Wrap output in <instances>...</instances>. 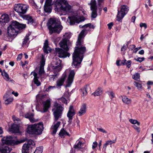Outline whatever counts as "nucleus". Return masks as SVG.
Masks as SVG:
<instances>
[{
  "label": "nucleus",
  "mask_w": 153,
  "mask_h": 153,
  "mask_svg": "<svg viewBox=\"0 0 153 153\" xmlns=\"http://www.w3.org/2000/svg\"><path fill=\"white\" fill-rule=\"evenodd\" d=\"M144 59L145 58L144 57L140 58L137 56L134 59V60L139 62H142Z\"/></svg>",
  "instance_id": "obj_41"
},
{
  "label": "nucleus",
  "mask_w": 153,
  "mask_h": 153,
  "mask_svg": "<svg viewBox=\"0 0 153 153\" xmlns=\"http://www.w3.org/2000/svg\"><path fill=\"white\" fill-rule=\"evenodd\" d=\"M140 26L141 27H144L145 29L147 27V26L146 23H141L140 24Z\"/></svg>",
  "instance_id": "obj_54"
},
{
  "label": "nucleus",
  "mask_w": 153,
  "mask_h": 153,
  "mask_svg": "<svg viewBox=\"0 0 153 153\" xmlns=\"http://www.w3.org/2000/svg\"><path fill=\"white\" fill-rule=\"evenodd\" d=\"M1 140L3 143L5 144L6 146H8V145L14 146L24 143L26 140L25 139L19 141L17 140L16 138L13 137L12 136H8L4 137L2 138Z\"/></svg>",
  "instance_id": "obj_6"
},
{
  "label": "nucleus",
  "mask_w": 153,
  "mask_h": 153,
  "mask_svg": "<svg viewBox=\"0 0 153 153\" xmlns=\"http://www.w3.org/2000/svg\"><path fill=\"white\" fill-rule=\"evenodd\" d=\"M122 100L123 102L126 104H130L131 102V100L126 96H124Z\"/></svg>",
  "instance_id": "obj_31"
},
{
  "label": "nucleus",
  "mask_w": 153,
  "mask_h": 153,
  "mask_svg": "<svg viewBox=\"0 0 153 153\" xmlns=\"http://www.w3.org/2000/svg\"><path fill=\"white\" fill-rule=\"evenodd\" d=\"M45 59L44 56H42L40 62V65L39 69V74L40 76L43 74L45 73L44 71V66L45 64Z\"/></svg>",
  "instance_id": "obj_17"
},
{
  "label": "nucleus",
  "mask_w": 153,
  "mask_h": 153,
  "mask_svg": "<svg viewBox=\"0 0 153 153\" xmlns=\"http://www.w3.org/2000/svg\"><path fill=\"white\" fill-rule=\"evenodd\" d=\"M60 123L61 122L58 121L56 124L52 126V128L53 130L52 132L53 134H56L57 131V129L59 127Z\"/></svg>",
  "instance_id": "obj_25"
},
{
  "label": "nucleus",
  "mask_w": 153,
  "mask_h": 153,
  "mask_svg": "<svg viewBox=\"0 0 153 153\" xmlns=\"http://www.w3.org/2000/svg\"><path fill=\"white\" fill-rule=\"evenodd\" d=\"M90 88L89 85H86L85 86L84 88L81 89V90L82 92L83 96H85L87 94V91L88 89H90Z\"/></svg>",
  "instance_id": "obj_28"
},
{
  "label": "nucleus",
  "mask_w": 153,
  "mask_h": 153,
  "mask_svg": "<svg viewBox=\"0 0 153 153\" xmlns=\"http://www.w3.org/2000/svg\"><path fill=\"white\" fill-rule=\"evenodd\" d=\"M106 92L108 93V94L109 96H111V99L114 97V94L113 92L112 91H111L109 92L108 91Z\"/></svg>",
  "instance_id": "obj_43"
},
{
  "label": "nucleus",
  "mask_w": 153,
  "mask_h": 153,
  "mask_svg": "<svg viewBox=\"0 0 153 153\" xmlns=\"http://www.w3.org/2000/svg\"><path fill=\"white\" fill-rule=\"evenodd\" d=\"M28 7V6L26 5L19 4L15 5L14 9L20 16L26 13Z\"/></svg>",
  "instance_id": "obj_10"
},
{
  "label": "nucleus",
  "mask_w": 153,
  "mask_h": 153,
  "mask_svg": "<svg viewBox=\"0 0 153 153\" xmlns=\"http://www.w3.org/2000/svg\"><path fill=\"white\" fill-rule=\"evenodd\" d=\"M55 5L58 11L68 12L71 10V6L65 0H56Z\"/></svg>",
  "instance_id": "obj_5"
},
{
  "label": "nucleus",
  "mask_w": 153,
  "mask_h": 153,
  "mask_svg": "<svg viewBox=\"0 0 153 153\" xmlns=\"http://www.w3.org/2000/svg\"><path fill=\"white\" fill-rule=\"evenodd\" d=\"M93 145H92V148L94 149L96 148L97 145V143L96 141L93 142Z\"/></svg>",
  "instance_id": "obj_61"
},
{
  "label": "nucleus",
  "mask_w": 153,
  "mask_h": 153,
  "mask_svg": "<svg viewBox=\"0 0 153 153\" xmlns=\"http://www.w3.org/2000/svg\"><path fill=\"white\" fill-rule=\"evenodd\" d=\"M44 128L42 122L37 124L28 125L27 128V133L31 134H40Z\"/></svg>",
  "instance_id": "obj_4"
},
{
  "label": "nucleus",
  "mask_w": 153,
  "mask_h": 153,
  "mask_svg": "<svg viewBox=\"0 0 153 153\" xmlns=\"http://www.w3.org/2000/svg\"><path fill=\"white\" fill-rule=\"evenodd\" d=\"M28 23V24H32L33 22V20L31 16H30L28 19L27 20Z\"/></svg>",
  "instance_id": "obj_52"
},
{
  "label": "nucleus",
  "mask_w": 153,
  "mask_h": 153,
  "mask_svg": "<svg viewBox=\"0 0 153 153\" xmlns=\"http://www.w3.org/2000/svg\"><path fill=\"white\" fill-rule=\"evenodd\" d=\"M52 0H46L45 3V5L51 6Z\"/></svg>",
  "instance_id": "obj_47"
},
{
  "label": "nucleus",
  "mask_w": 153,
  "mask_h": 153,
  "mask_svg": "<svg viewBox=\"0 0 153 153\" xmlns=\"http://www.w3.org/2000/svg\"><path fill=\"white\" fill-rule=\"evenodd\" d=\"M126 49H127V47H126L125 45H124L121 49V51H125V50H126Z\"/></svg>",
  "instance_id": "obj_64"
},
{
  "label": "nucleus",
  "mask_w": 153,
  "mask_h": 153,
  "mask_svg": "<svg viewBox=\"0 0 153 153\" xmlns=\"http://www.w3.org/2000/svg\"><path fill=\"white\" fill-rule=\"evenodd\" d=\"M48 26L50 34L53 33L59 34L62 29L60 22L55 19L51 18L48 23Z\"/></svg>",
  "instance_id": "obj_3"
},
{
  "label": "nucleus",
  "mask_w": 153,
  "mask_h": 153,
  "mask_svg": "<svg viewBox=\"0 0 153 153\" xmlns=\"http://www.w3.org/2000/svg\"><path fill=\"white\" fill-rule=\"evenodd\" d=\"M43 105V112H47L50 105V101L48 99H47L46 101L42 102Z\"/></svg>",
  "instance_id": "obj_21"
},
{
  "label": "nucleus",
  "mask_w": 153,
  "mask_h": 153,
  "mask_svg": "<svg viewBox=\"0 0 153 153\" xmlns=\"http://www.w3.org/2000/svg\"><path fill=\"white\" fill-rule=\"evenodd\" d=\"M51 6L45 5L44 10L47 13H50L51 11Z\"/></svg>",
  "instance_id": "obj_33"
},
{
  "label": "nucleus",
  "mask_w": 153,
  "mask_h": 153,
  "mask_svg": "<svg viewBox=\"0 0 153 153\" xmlns=\"http://www.w3.org/2000/svg\"><path fill=\"white\" fill-rule=\"evenodd\" d=\"M69 41L67 39L64 38L59 43L60 47L66 51H68L69 50L67 45V42Z\"/></svg>",
  "instance_id": "obj_18"
},
{
  "label": "nucleus",
  "mask_w": 153,
  "mask_h": 153,
  "mask_svg": "<svg viewBox=\"0 0 153 153\" xmlns=\"http://www.w3.org/2000/svg\"><path fill=\"white\" fill-rule=\"evenodd\" d=\"M108 142L109 143L110 145H111L112 143H115L116 141V140H108Z\"/></svg>",
  "instance_id": "obj_62"
},
{
  "label": "nucleus",
  "mask_w": 153,
  "mask_h": 153,
  "mask_svg": "<svg viewBox=\"0 0 153 153\" xmlns=\"http://www.w3.org/2000/svg\"><path fill=\"white\" fill-rule=\"evenodd\" d=\"M110 145L109 144V142H108V141H107L104 144L103 146V148L105 149V150H106L107 146L108 145Z\"/></svg>",
  "instance_id": "obj_58"
},
{
  "label": "nucleus",
  "mask_w": 153,
  "mask_h": 153,
  "mask_svg": "<svg viewBox=\"0 0 153 153\" xmlns=\"http://www.w3.org/2000/svg\"><path fill=\"white\" fill-rule=\"evenodd\" d=\"M1 74L3 76L4 79L6 81H8L10 79L9 76L7 73L5 71H4L3 73H2Z\"/></svg>",
  "instance_id": "obj_32"
},
{
  "label": "nucleus",
  "mask_w": 153,
  "mask_h": 153,
  "mask_svg": "<svg viewBox=\"0 0 153 153\" xmlns=\"http://www.w3.org/2000/svg\"><path fill=\"white\" fill-rule=\"evenodd\" d=\"M7 92L4 95V99L6 98L5 100V103L6 105H8L10 104V102H11L13 101V98H12L7 99V96L8 95Z\"/></svg>",
  "instance_id": "obj_30"
},
{
  "label": "nucleus",
  "mask_w": 153,
  "mask_h": 153,
  "mask_svg": "<svg viewBox=\"0 0 153 153\" xmlns=\"http://www.w3.org/2000/svg\"><path fill=\"white\" fill-rule=\"evenodd\" d=\"M83 28H85L89 27L90 28H94V27L93 25H91V23H88L83 25L82 26Z\"/></svg>",
  "instance_id": "obj_38"
},
{
  "label": "nucleus",
  "mask_w": 153,
  "mask_h": 153,
  "mask_svg": "<svg viewBox=\"0 0 153 153\" xmlns=\"http://www.w3.org/2000/svg\"><path fill=\"white\" fill-rule=\"evenodd\" d=\"M55 105L56 109L55 111L53 112V114L54 117V120L56 121L59 118H61L63 108L60 104L57 103H55Z\"/></svg>",
  "instance_id": "obj_9"
},
{
  "label": "nucleus",
  "mask_w": 153,
  "mask_h": 153,
  "mask_svg": "<svg viewBox=\"0 0 153 153\" xmlns=\"http://www.w3.org/2000/svg\"><path fill=\"white\" fill-rule=\"evenodd\" d=\"M59 135L61 138L63 137L65 135H67L68 136H70V135L69 133L65 131L64 128L62 129L59 134Z\"/></svg>",
  "instance_id": "obj_27"
},
{
  "label": "nucleus",
  "mask_w": 153,
  "mask_h": 153,
  "mask_svg": "<svg viewBox=\"0 0 153 153\" xmlns=\"http://www.w3.org/2000/svg\"><path fill=\"white\" fill-rule=\"evenodd\" d=\"M58 74H56L53 75H51L50 76V79L53 81L54 80V79L55 77H57L58 76Z\"/></svg>",
  "instance_id": "obj_45"
},
{
  "label": "nucleus",
  "mask_w": 153,
  "mask_h": 153,
  "mask_svg": "<svg viewBox=\"0 0 153 153\" xmlns=\"http://www.w3.org/2000/svg\"><path fill=\"white\" fill-rule=\"evenodd\" d=\"M55 88V86H49L44 91L48 92L51 89Z\"/></svg>",
  "instance_id": "obj_46"
},
{
  "label": "nucleus",
  "mask_w": 153,
  "mask_h": 153,
  "mask_svg": "<svg viewBox=\"0 0 153 153\" xmlns=\"http://www.w3.org/2000/svg\"><path fill=\"white\" fill-rule=\"evenodd\" d=\"M88 4L90 5L91 10L92 11L91 14V17L93 18H95L97 15V6L96 0H91L90 2L88 3Z\"/></svg>",
  "instance_id": "obj_12"
},
{
  "label": "nucleus",
  "mask_w": 153,
  "mask_h": 153,
  "mask_svg": "<svg viewBox=\"0 0 153 153\" xmlns=\"http://www.w3.org/2000/svg\"><path fill=\"white\" fill-rule=\"evenodd\" d=\"M47 97L46 95H41V94H39L37 95L36 96V98H38V97H39L40 99L41 100H44V99L45 98Z\"/></svg>",
  "instance_id": "obj_42"
},
{
  "label": "nucleus",
  "mask_w": 153,
  "mask_h": 153,
  "mask_svg": "<svg viewBox=\"0 0 153 153\" xmlns=\"http://www.w3.org/2000/svg\"><path fill=\"white\" fill-rule=\"evenodd\" d=\"M141 48V47H139L138 48H135L133 51V53H136L137 51Z\"/></svg>",
  "instance_id": "obj_63"
},
{
  "label": "nucleus",
  "mask_w": 153,
  "mask_h": 153,
  "mask_svg": "<svg viewBox=\"0 0 153 153\" xmlns=\"http://www.w3.org/2000/svg\"><path fill=\"white\" fill-rule=\"evenodd\" d=\"M22 16L24 19H25L27 20L30 16L28 15H24V14L22 15V16Z\"/></svg>",
  "instance_id": "obj_51"
},
{
  "label": "nucleus",
  "mask_w": 153,
  "mask_h": 153,
  "mask_svg": "<svg viewBox=\"0 0 153 153\" xmlns=\"http://www.w3.org/2000/svg\"><path fill=\"white\" fill-rule=\"evenodd\" d=\"M39 78L34 79V82L35 84H36L37 86L40 85V83L38 80Z\"/></svg>",
  "instance_id": "obj_44"
},
{
  "label": "nucleus",
  "mask_w": 153,
  "mask_h": 153,
  "mask_svg": "<svg viewBox=\"0 0 153 153\" xmlns=\"http://www.w3.org/2000/svg\"><path fill=\"white\" fill-rule=\"evenodd\" d=\"M68 18L69 19L70 25H74L75 23H79L82 21L81 17L80 16H69Z\"/></svg>",
  "instance_id": "obj_15"
},
{
  "label": "nucleus",
  "mask_w": 153,
  "mask_h": 153,
  "mask_svg": "<svg viewBox=\"0 0 153 153\" xmlns=\"http://www.w3.org/2000/svg\"><path fill=\"white\" fill-rule=\"evenodd\" d=\"M82 145V143L80 141H79L76 145H75L74 146V148L75 149H80L81 148Z\"/></svg>",
  "instance_id": "obj_36"
},
{
  "label": "nucleus",
  "mask_w": 153,
  "mask_h": 153,
  "mask_svg": "<svg viewBox=\"0 0 153 153\" xmlns=\"http://www.w3.org/2000/svg\"><path fill=\"white\" fill-rule=\"evenodd\" d=\"M35 144L34 142L31 140H28L27 143L24 144L23 146L22 153H29V150L34 147Z\"/></svg>",
  "instance_id": "obj_11"
},
{
  "label": "nucleus",
  "mask_w": 153,
  "mask_h": 153,
  "mask_svg": "<svg viewBox=\"0 0 153 153\" xmlns=\"http://www.w3.org/2000/svg\"><path fill=\"white\" fill-rule=\"evenodd\" d=\"M102 94V90L100 88L97 89L94 93V96L100 95Z\"/></svg>",
  "instance_id": "obj_34"
},
{
  "label": "nucleus",
  "mask_w": 153,
  "mask_h": 153,
  "mask_svg": "<svg viewBox=\"0 0 153 153\" xmlns=\"http://www.w3.org/2000/svg\"><path fill=\"white\" fill-rule=\"evenodd\" d=\"M26 25L19 23L16 21H13L7 27V36L6 40L11 42L16 36L19 31L25 28Z\"/></svg>",
  "instance_id": "obj_2"
},
{
  "label": "nucleus",
  "mask_w": 153,
  "mask_h": 153,
  "mask_svg": "<svg viewBox=\"0 0 153 153\" xmlns=\"http://www.w3.org/2000/svg\"><path fill=\"white\" fill-rule=\"evenodd\" d=\"M86 111V105L84 104L81 106L78 114L79 116H81L85 114Z\"/></svg>",
  "instance_id": "obj_24"
},
{
  "label": "nucleus",
  "mask_w": 153,
  "mask_h": 153,
  "mask_svg": "<svg viewBox=\"0 0 153 153\" xmlns=\"http://www.w3.org/2000/svg\"><path fill=\"white\" fill-rule=\"evenodd\" d=\"M35 151H36V153H42V149L40 147H38L36 150Z\"/></svg>",
  "instance_id": "obj_53"
},
{
  "label": "nucleus",
  "mask_w": 153,
  "mask_h": 153,
  "mask_svg": "<svg viewBox=\"0 0 153 153\" xmlns=\"http://www.w3.org/2000/svg\"><path fill=\"white\" fill-rule=\"evenodd\" d=\"M10 131L13 133H19V126L17 125L14 124L12 125Z\"/></svg>",
  "instance_id": "obj_22"
},
{
  "label": "nucleus",
  "mask_w": 153,
  "mask_h": 153,
  "mask_svg": "<svg viewBox=\"0 0 153 153\" xmlns=\"http://www.w3.org/2000/svg\"><path fill=\"white\" fill-rule=\"evenodd\" d=\"M113 23L112 22H110L108 24V28L110 30L111 28L112 27L113 25Z\"/></svg>",
  "instance_id": "obj_60"
},
{
  "label": "nucleus",
  "mask_w": 153,
  "mask_h": 153,
  "mask_svg": "<svg viewBox=\"0 0 153 153\" xmlns=\"http://www.w3.org/2000/svg\"><path fill=\"white\" fill-rule=\"evenodd\" d=\"M97 130H98L99 131L101 132H103V133H107V132L106 131L105 129L102 128H97Z\"/></svg>",
  "instance_id": "obj_56"
},
{
  "label": "nucleus",
  "mask_w": 153,
  "mask_h": 153,
  "mask_svg": "<svg viewBox=\"0 0 153 153\" xmlns=\"http://www.w3.org/2000/svg\"><path fill=\"white\" fill-rule=\"evenodd\" d=\"M75 75V73L73 70L70 71L69 75L66 82V87H69L72 83Z\"/></svg>",
  "instance_id": "obj_16"
},
{
  "label": "nucleus",
  "mask_w": 153,
  "mask_h": 153,
  "mask_svg": "<svg viewBox=\"0 0 153 153\" xmlns=\"http://www.w3.org/2000/svg\"><path fill=\"white\" fill-rule=\"evenodd\" d=\"M129 121L131 124H137L138 126H139L140 124V123L138 122L137 120H133L132 119H130Z\"/></svg>",
  "instance_id": "obj_35"
},
{
  "label": "nucleus",
  "mask_w": 153,
  "mask_h": 153,
  "mask_svg": "<svg viewBox=\"0 0 153 153\" xmlns=\"http://www.w3.org/2000/svg\"><path fill=\"white\" fill-rule=\"evenodd\" d=\"M67 51L65 50H63L62 49L59 48L56 49V55L60 58H64L67 56H69L70 54L68 53L67 52Z\"/></svg>",
  "instance_id": "obj_13"
},
{
  "label": "nucleus",
  "mask_w": 153,
  "mask_h": 153,
  "mask_svg": "<svg viewBox=\"0 0 153 153\" xmlns=\"http://www.w3.org/2000/svg\"><path fill=\"white\" fill-rule=\"evenodd\" d=\"M29 35H26L25 37V38L23 39L22 42V46L23 47L26 48L27 47V45L28 44V41L29 39Z\"/></svg>",
  "instance_id": "obj_26"
},
{
  "label": "nucleus",
  "mask_w": 153,
  "mask_h": 153,
  "mask_svg": "<svg viewBox=\"0 0 153 153\" xmlns=\"http://www.w3.org/2000/svg\"><path fill=\"white\" fill-rule=\"evenodd\" d=\"M59 100L62 101V102L64 103H67V101L66 99L63 97H62L60 98H59Z\"/></svg>",
  "instance_id": "obj_50"
},
{
  "label": "nucleus",
  "mask_w": 153,
  "mask_h": 153,
  "mask_svg": "<svg viewBox=\"0 0 153 153\" xmlns=\"http://www.w3.org/2000/svg\"><path fill=\"white\" fill-rule=\"evenodd\" d=\"M129 7L126 5H122L120 7V10L118 9V12L117 16V20L120 21L127 13L129 10Z\"/></svg>",
  "instance_id": "obj_8"
},
{
  "label": "nucleus",
  "mask_w": 153,
  "mask_h": 153,
  "mask_svg": "<svg viewBox=\"0 0 153 153\" xmlns=\"http://www.w3.org/2000/svg\"><path fill=\"white\" fill-rule=\"evenodd\" d=\"M64 36L66 37L65 38H66L69 40V39L71 37V35L70 33H65Z\"/></svg>",
  "instance_id": "obj_57"
},
{
  "label": "nucleus",
  "mask_w": 153,
  "mask_h": 153,
  "mask_svg": "<svg viewBox=\"0 0 153 153\" xmlns=\"http://www.w3.org/2000/svg\"><path fill=\"white\" fill-rule=\"evenodd\" d=\"M131 60H128L127 61L126 65L127 67L128 68H129L131 66Z\"/></svg>",
  "instance_id": "obj_49"
},
{
  "label": "nucleus",
  "mask_w": 153,
  "mask_h": 153,
  "mask_svg": "<svg viewBox=\"0 0 153 153\" xmlns=\"http://www.w3.org/2000/svg\"><path fill=\"white\" fill-rule=\"evenodd\" d=\"M33 114H26L25 115V118H28L29 119L30 118V117H32V115H33Z\"/></svg>",
  "instance_id": "obj_55"
},
{
  "label": "nucleus",
  "mask_w": 153,
  "mask_h": 153,
  "mask_svg": "<svg viewBox=\"0 0 153 153\" xmlns=\"http://www.w3.org/2000/svg\"><path fill=\"white\" fill-rule=\"evenodd\" d=\"M134 85L138 89L140 90L141 89L142 85L140 83L134 82Z\"/></svg>",
  "instance_id": "obj_37"
},
{
  "label": "nucleus",
  "mask_w": 153,
  "mask_h": 153,
  "mask_svg": "<svg viewBox=\"0 0 153 153\" xmlns=\"http://www.w3.org/2000/svg\"><path fill=\"white\" fill-rule=\"evenodd\" d=\"M9 21L8 16L7 14H4L1 16L0 18V22L1 23H7Z\"/></svg>",
  "instance_id": "obj_23"
},
{
  "label": "nucleus",
  "mask_w": 153,
  "mask_h": 153,
  "mask_svg": "<svg viewBox=\"0 0 153 153\" xmlns=\"http://www.w3.org/2000/svg\"><path fill=\"white\" fill-rule=\"evenodd\" d=\"M140 74L138 73H136L132 76V78L135 80H137L140 78Z\"/></svg>",
  "instance_id": "obj_40"
},
{
  "label": "nucleus",
  "mask_w": 153,
  "mask_h": 153,
  "mask_svg": "<svg viewBox=\"0 0 153 153\" xmlns=\"http://www.w3.org/2000/svg\"><path fill=\"white\" fill-rule=\"evenodd\" d=\"M43 49L44 53L48 54L50 52V48L48 46V40L46 39L45 41L44 44V46Z\"/></svg>",
  "instance_id": "obj_20"
},
{
  "label": "nucleus",
  "mask_w": 153,
  "mask_h": 153,
  "mask_svg": "<svg viewBox=\"0 0 153 153\" xmlns=\"http://www.w3.org/2000/svg\"><path fill=\"white\" fill-rule=\"evenodd\" d=\"M87 33V30L84 29L82 30L79 34L78 40L76 42L75 50L73 54V62L72 65L75 68L79 67L83 57V54L86 51L85 47H80L82 44V40Z\"/></svg>",
  "instance_id": "obj_1"
},
{
  "label": "nucleus",
  "mask_w": 153,
  "mask_h": 153,
  "mask_svg": "<svg viewBox=\"0 0 153 153\" xmlns=\"http://www.w3.org/2000/svg\"><path fill=\"white\" fill-rule=\"evenodd\" d=\"M75 114V112L72 105H71L69 108V110L67 114V116L68 118V124L70 125L72 122L73 117Z\"/></svg>",
  "instance_id": "obj_14"
},
{
  "label": "nucleus",
  "mask_w": 153,
  "mask_h": 153,
  "mask_svg": "<svg viewBox=\"0 0 153 153\" xmlns=\"http://www.w3.org/2000/svg\"><path fill=\"white\" fill-rule=\"evenodd\" d=\"M1 151V153H9L10 152L9 148L7 146H3V148L1 149H0V152Z\"/></svg>",
  "instance_id": "obj_29"
},
{
  "label": "nucleus",
  "mask_w": 153,
  "mask_h": 153,
  "mask_svg": "<svg viewBox=\"0 0 153 153\" xmlns=\"http://www.w3.org/2000/svg\"><path fill=\"white\" fill-rule=\"evenodd\" d=\"M66 77V74L65 72L62 76L56 82V85L58 87H60L63 85Z\"/></svg>",
  "instance_id": "obj_19"
},
{
  "label": "nucleus",
  "mask_w": 153,
  "mask_h": 153,
  "mask_svg": "<svg viewBox=\"0 0 153 153\" xmlns=\"http://www.w3.org/2000/svg\"><path fill=\"white\" fill-rule=\"evenodd\" d=\"M12 119L15 123H16V121H18L17 123H19V124L21 122V120L19 118L16 117L14 115L12 117Z\"/></svg>",
  "instance_id": "obj_39"
},
{
  "label": "nucleus",
  "mask_w": 153,
  "mask_h": 153,
  "mask_svg": "<svg viewBox=\"0 0 153 153\" xmlns=\"http://www.w3.org/2000/svg\"><path fill=\"white\" fill-rule=\"evenodd\" d=\"M61 62V60L58 57L53 58L51 66V68L54 70L55 72H58L61 70L62 68Z\"/></svg>",
  "instance_id": "obj_7"
},
{
  "label": "nucleus",
  "mask_w": 153,
  "mask_h": 153,
  "mask_svg": "<svg viewBox=\"0 0 153 153\" xmlns=\"http://www.w3.org/2000/svg\"><path fill=\"white\" fill-rule=\"evenodd\" d=\"M132 127L138 133H139L140 132V127H137L136 125H133Z\"/></svg>",
  "instance_id": "obj_48"
},
{
  "label": "nucleus",
  "mask_w": 153,
  "mask_h": 153,
  "mask_svg": "<svg viewBox=\"0 0 153 153\" xmlns=\"http://www.w3.org/2000/svg\"><path fill=\"white\" fill-rule=\"evenodd\" d=\"M32 117H30L29 119L30 121L32 123H34L36 121V120H35L33 117V115H32Z\"/></svg>",
  "instance_id": "obj_59"
}]
</instances>
